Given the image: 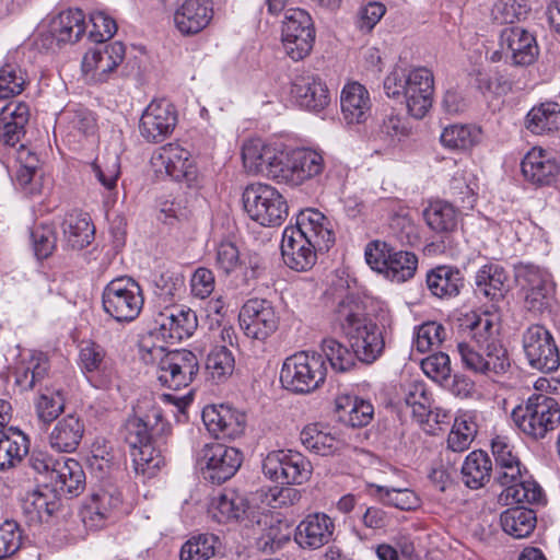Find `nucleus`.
Here are the masks:
<instances>
[{"instance_id": "f257e3e1", "label": "nucleus", "mask_w": 560, "mask_h": 560, "mask_svg": "<svg viewBox=\"0 0 560 560\" xmlns=\"http://www.w3.org/2000/svg\"><path fill=\"white\" fill-rule=\"evenodd\" d=\"M462 326L472 343L459 342L457 350L466 369L483 375H499L510 368L506 349L499 339L500 324L490 313L467 315Z\"/></svg>"}, {"instance_id": "f03ea898", "label": "nucleus", "mask_w": 560, "mask_h": 560, "mask_svg": "<svg viewBox=\"0 0 560 560\" xmlns=\"http://www.w3.org/2000/svg\"><path fill=\"white\" fill-rule=\"evenodd\" d=\"M335 324L348 339L358 360L365 364L375 362L383 353V329L365 314L361 299L354 294L345 296L336 306Z\"/></svg>"}, {"instance_id": "7ed1b4c3", "label": "nucleus", "mask_w": 560, "mask_h": 560, "mask_svg": "<svg viewBox=\"0 0 560 560\" xmlns=\"http://www.w3.org/2000/svg\"><path fill=\"white\" fill-rule=\"evenodd\" d=\"M491 448L497 463L494 479L505 487L499 500L504 501L505 504L541 502L542 491L536 481L518 480L522 477L521 464L513 453V446L498 436L492 441Z\"/></svg>"}, {"instance_id": "20e7f679", "label": "nucleus", "mask_w": 560, "mask_h": 560, "mask_svg": "<svg viewBox=\"0 0 560 560\" xmlns=\"http://www.w3.org/2000/svg\"><path fill=\"white\" fill-rule=\"evenodd\" d=\"M517 428L534 439H542L560 423L558 401L546 394H533L512 411Z\"/></svg>"}, {"instance_id": "39448f33", "label": "nucleus", "mask_w": 560, "mask_h": 560, "mask_svg": "<svg viewBox=\"0 0 560 560\" xmlns=\"http://www.w3.org/2000/svg\"><path fill=\"white\" fill-rule=\"evenodd\" d=\"M326 372L320 354L302 351L285 359L280 372V382L285 389L307 394L324 383Z\"/></svg>"}, {"instance_id": "423d86ee", "label": "nucleus", "mask_w": 560, "mask_h": 560, "mask_svg": "<svg viewBox=\"0 0 560 560\" xmlns=\"http://www.w3.org/2000/svg\"><path fill=\"white\" fill-rule=\"evenodd\" d=\"M243 205L249 218L262 226L280 225L288 215L282 195L267 184H250L243 192Z\"/></svg>"}, {"instance_id": "0eeeda50", "label": "nucleus", "mask_w": 560, "mask_h": 560, "mask_svg": "<svg viewBox=\"0 0 560 560\" xmlns=\"http://www.w3.org/2000/svg\"><path fill=\"white\" fill-rule=\"evenodd\" d=\"M104 311L117 322H131L143 306L140 285L131 278L112 280L102 295Z\"/></svg>"}, {"instance_id": "6e6552de", "label": "nucleus", "mask_w": 560, "mask_h": 560, "mask_svg": "<svg viewBox=\"0 0 560 560\" xmlns=\"http://www.w3.org/2000/svg\"><path fill=\"white\" fill-rule=\"evenodd\" d=\"M312 471L311 462L291 450L270 452L262 462L265 476L281 485H302L308 481Z\"/></svg>"}, {"instance_id": "1a4fd4ad", "label": "nucleus", "mask_w": 560, "mask_h": 560, "mask_svg": "<svg viewBox=\"0 0 560 560\" xmlns=\"http://www.w3.org/2000/svg\"><path fill=\"white\" fill-rule=\"evenodd\" d=\"M281 39L287 55L293 60L307 56L315 39L311 15L299 8L288 9L282 22Z\"/></svg>"}, {"instance_id": "9d476101", "label": "nucleus", "mask_w": 560, "mask_h": 560, "mask_svg": "<svg viewBox=\"0 0 560 560\" xmlns=\"http://www.w3.org/2000/svg\"><path fill=\"white\" fill-rule=\"evenodd\" d=\"M237 448L221 443L206 444L199 455L198 465L206 480L222 483L235 475L242 464Z\"/></svg>"}, {"instance_id": "9b49d317", "label": "nucleus", "mask_w": 560, "mask_h": 560, "mask_svg": "<svg viewBox=\"0 0 560 560\" xmlns=\"http://www.w3.org/2000/svg\"><path fill=\"white\" fill-rule=\"evenodd\" d=\"M523 349L529 365L542 373L560 366V353L552 335L540 325H532L523 334Z\"/></svg>"}, {"instance_id": "f8f14e48", "label": "nucleus", "mask_w": 560, "mask_h": 560, "mask_svg": "<svg viewBox=\"0 0 560 560\" xmlns=\"http://www.w3.org/2000/svg\"><path fill=\"white\" fill-rule=\"evenodd\" d=\"M285 151L260 140H250L242 148V160L248 174L262 175L281 183Z\"/></svg>"}, {"instance_id": "ddd939ff", "label": "nucleus", "mask_w": 560, "mask_h": 560, "mask_svg": "<svg viewBox=\"0 0 560 560\" xmlns=\"http://www.w3.org/2000/svg\"><path fill=\"white\" fill-rule=\"evenodd\" d=\"M199 371V362L189 350H175L164 354L156 369V377L162 386L177 390L187 387Z\"/></svg>"}, {"instance_id": "4468645a", "label": "nucleus", "mask_w": 560, "mask_h": 560, "mask_svg": "<svg viewBox=\"0 0 560 560\" xmlns=\"http://www.w3.org/2000/svg\"><path fill=\"white\" fill-rule=\"evenodd\" d=\"M240 325L247 337L265 340L272 335L279 325L277 315L271 302L267 300L253 299L247 301L238 315Z\"/></svg>"}, {"instance_id": "2eb2a0df", "label": "nucleus", "mask_w": 560, "mask_h": 560, "mask_svg": "<svg viewBox=\"0 0 560 560\" xmlns=\"http://www.w3.org/2000/svg\"><path fill=\"white\" fill-rule=\"evenodd\" d=\"M155 172H164L176 182L185 180L188 185L197 178V168L191 154L175 143H168L158 150L151 159Z\"/></svg>"}, {"instance_id": "dca6fc26", "label": "nucleus", "mask_w": 560, "mask_h": 560, "mask_svg": "<svg viewBox=\"0 0 560 560\" xmlns=\"http://www.w3.org/2000/svg\"><path fill=\"white\" fill-rule=\"evenodd\" d=\"M154 332L168 343H177L192 336L198 327L196 312L185 307H167L154 319Z\"/></svg>"}, {"instance_id": "f3484780", "label": "nucleus", "mask_w": 560, "mask_h": 560, "mask_svg": "<svg viewBox=\"0 0 560 560\" xmlns=\"http://www.w3.org/2000/svg\"><path fill=\"white\" fill-rule=\"evenodd\" d=\"M177 115L174 106L166 100L152 101L140 119V133L148 142H162L174 130Z\"/></svg>"}, {"instance_id": "a211bd4d", "label": "nucleus", "mask_w": 560, "mask_h": 560, "mask_svg": "<svg viewBox=\"0 0 560 560\" xmlns=\"http://www.w3.org/2000/svg\"><path fill=\"white\" fill-rule=\"evenodd\" d=\"M316 249L319 243L304 236L299 229L287 226L281 242V254L284 264L296 271H306L316 262Z\"/></svg>"}, {"instance_id": "6ab92c4d", "label": "nucleus", "mask_w": 560, "mask_h": 560, "mask_svg": "<svg viewBox=\"0 0 560 560\" xmlns=\"http://www.w3.org/2000/svg\"><path fill=\"white\" fill-rule=\"evenodd\" d=\"M404 86L408 112L416 118H422L433 102V73L427 68H416L406 75Z\"/></svg>"}, {"instance_id": "aec40b11", "label": "nucleus", "mask_w": 560, "mask_h": 560, "mask_svg": "<svg viewBox=\"0 0 560 560\" xmlns=\"http://www.w3.org/2000/svg\"><path fill=\"white\" fill-rule=\"evenodd\" d=\"M171 425L163 420L159 408L153 407L142 417L129 418L125 424V440L133 448L144 443L161 441L171 433Z\"/></svg>"}, {"instance_id": "412c9836", "label": "nucleus", "mask_w": 560, "mask_h": 560, "mask_svg": "<svg viewBox=\"0 0 560 560\" xmlns=\"http://www.w3.org/2000/svg\"><path fill=\"white\" fill-rule=\"evenodd\" d=\"M525 179L536 186L551 185L560 174V162L555 153L533 148L521 163Z\"/></svg>"}, {"instance_id": "4be33fe9", "label": "nucleus", "mask_w": 560, "mask_h": 560, "mask_svg": "<svg viewBox=\"0 0 560 560\" xmlns=\"http://www.w3.org/2000/svg\"><path fill=\"white\" fill-rule=\"evenodd\" d=\"M500 47L516 66L533 63L539 52L534 35L520 26L506 27L501 32Z\"/></svg>"}, {"instance_id": "5701e85b", "label": "nucleus", "mask_w": 560, "mask_h": 560, "mask_svg": "<svg viewBox=\"0 0 560 560\" xmlns=\"http://www.w3.org/2000/svg\"><path fill=\"white\" fill-rule=\"evenodd\" d=\"M202 421L213 434L234 439L244 432L246 416L230 406H208L202 411Z\"/></svg>"}, {"instance_id": "b1692460", "label": "nucleus", "mask_w": 560, "mask_h": 560, "mask_svg": "<svg viewBox=\"0 0 560 560\" xmlns=\"http://www.w3.org/2000/svg\"><path fill=\"white\" fill-rule=\"evenodd\" d=\"M283 178L281 183L300 185L305 179L316 176L323 171V158L312 150L285 152Z\"/></svg>"}, {"instance_id": "393cba45", "label": "nucleus", "mask_w": 560, "mask_h": 560, "mask_svg": "<svg viewBox=\"0 0 560 560\" xmlns=\"http://www.w3.org/2000/svg\"><path fill=\"white\" fill-rule=\"evenodd\" d=\"M335 523L325 513L307 515L296 527L295 541L302 548L318 549L332 540Z\"/></svg>"}, {"instance_id": "a878e982", "label": "nucleus", "mask_w": 560, "mask_h": 560, "mask_svg": "<svg viewBox=\"0 0 560 560\" xmlns=\"http://www.w3.org/2000/svg\"><path fill=\"white\" fill-rule=\"evenodd\" d=\"M517 280L525 294V307L534 313L542 312L550 292L548 276L534 266H527L518 270Z\"/></svg>"}, {"instance_id": "bb28decb", "label": "nucleus", "mask_w": 560, "mask_h": 560, "mask_svg": "<svg viewBox=\"0 0 560 560\" xmlns=\"http://www.w3.org/2000/svg\"><path fill=\"white\" fill-rule=\"evenodd\" d=\"M291 94L296 103L308 110H320L329 103L328 89L319 78L302 73L294 78Z\"/></svg>"}, {"instance_id": "cd10ccee", "label": "nucleus", "mask_w": 560, "mask_h": 560, "mask_svg": "<svg viewBox=\"0 0 560 560\" xmlns=\"http://www.w3.org/2000/svg\"><path fill=\"white\" fill-rule=\"evenodd\" d=\"M28 119L27 104L19 102L7 105L0 112V142L8 147H15L25 135Z\"/></svg>"}, {"instance_id": "c85d7f7f", "label": "nucleus", "mask_w": 560, "mask_h": 560, "mask_svg": "<svg viewBox=\"0 0 560 560\" xmlns=\"http://www.w3.org/2000/svg\"><path fill=\"white\" fill-rule=\"evenodd\" d=\"M212 9L205 0H185L174 13V23L184 35L203 30L211 20Z\"/></svg>"}, {"instance_id": "c756f323", "label": "nucleus", "mask_w": 560, "mask_h": 560, "mask_svg": "<svg viewBox=\"0 0 560 560\" xmlns=\"http://www.w3.org/2000/svg\"><path fill=\"white\" fill-rule=\"evenodd\" d=\"M84 423L75 415L58 420L48 435L50 447L58 453L74 452L83 438Z\"/></svg>"}, {"instance_id": "7c9ffc66", "label": "nucleus", "mask_w": 560, "mask_h": 560, "mask_svg": "<svg viewBox=\"0 0 560 560\" xmlns=\"http://www.w3.org/2000/svg\"><path fill=\"white\" fill-rule=\"evenodd\" d=\"M50 480L55 483L56 491L71 497L79 495L85 487L84 471L79 462L73 458L56 462L50 472Z\"/></svg>"}, {"instance_id": "2f4dec72", "label": "nucleus", "mask_w": 560, "mask_h": 560, "mask_svg": "<svg viewBox=\"0 0 560 560\" xmlns=\"http://www.w3.org/2000/svg\"><path fill=\"white\" fill-rule=\"evenodd\" d=\"M341 112L348 124L364 122L371 109L368 90L358 82L347 84L340 97Z\"/></svg>"}, {"instance_id": "473e14b6", "label": "nucleus", "mask_w": 560, "mask_h": 560, "mask_svg": "<svg viewBox=\"0 0 560 560\" xmlns=\"http://www.w3.org/2000/svg\"><path fill=\"white\" fill-rule=\"evenodd\" d=\"M304 236L319 243V250H328L335 242L334 232L328 228L326 217L317 210L307 209L298 214L296 225Z\"/></svg>"}, {"instance_id": "72a5a7b5", "label": "nucleus", "mask_w": 560, "mask_h": 560, "mask_svg": "<svg viewBox=\"0 0 560 560\" xmlns=\"http://www.w3.org/2000/svg\"><path fill=\"white\" fill-rule=\"evenodd\" d=\"M464 285L459 269L451 266H438L427 275V287L440 299L456 296Z\"/></svg>"}, {"instance_id": "f704fd0d", "label": "nucleus", "mask_w": 560, "mask_h": 560, "mask_svg": "<svg viewBox=\"0 0 560 560\" xmlns=\"http://www.w3.org/2000/svg\"><path fill=\"white\" fill-rule=\"evenodd\" d=\"M492 463L483 451H474L467 455L463 466V482L470 489L482 488L491 478Z\"/></svg>"}, {"instance_id": "c9c22d12", "label": "nucleus", "mask_w": 560, "mask_h": 560, "mask_svg": "<svg viewBox=\"0 0 560 560\" xmlns=\"http://www.w3.org/2000/svg\"><path fill=\"white\" fill-rule=\"evenodd\" d=\"M526 128L535 135H546L560 128V105L545 102L534 106L526 116Z\"/></svg>"}, {"instance_id": "e433bc0d", "label": "nucleus", "mask_w": 560, "mask_h": 560, "mask_svg": "<svg viewBox=\"0 0 560 560\" xmlns=\"http://www.w3.org/2000/svg\"><path fill=\"white\" fill-rule=\"evenodd\" d=\"M502 529L510 536L521 539L529 536L536 526V513L523 506H515L501 513Z\"/></svg>"}, {"instance_id": "4c0bfd02", "label": "nucleus", "mask_w": 560, "mask_h": 560, "mask_svg": "<svg viewBox=\"0 0 560 560\" xmlns=\"http://www.w3.org/2000/svg\"><path fill=\"white\" fill-rule=\"evenodd\" d=\"M84 32V15L81 10L61 12L51 25V33L59 44L75 43Z\"/></svg>"}, {"instance_id": "58836bf2", "label": "nucleus", "mask_w": 560, "mask_h": 560, "mask_svg": "<svg viewBox=\"0 0 560 560\" xmlns=\"http://www.w3.org/2000/svg\"><path fill=\"white\" fill-rule=\"evenodd\" d=\"M165 438L163 436L159 444L151 441L131 448L132 462L138 474L153 476L164 464L162 446L165 444Z\"/></svg>"}, {"instance_id": "ea45409f", "label": "nucleus", "mask_w": 560, "mask_h": 560, "mask_svg": "<svg viewBox=\"0 0 560 560\" xmlns=\"http://www.w3.org/2000/svg\"><path fill=\"white\" fill-rule=\"evenodd\" d=\"M508 277L499 266H483L476 275V291L491 300L504 296L508 291Z\"/></svg>"}, {"instance_id": "a19ab883", "label": "nucleus", "mask_w": 560, "mask_h": 560, "mask_svg": "<svg viewBox=\"0 0 560 560\" xmlns=\"http://www.w3.org/2000/svg\"><path fill=\"white\" fill-rule=\"evenodd\" d=\"M63 234L68 246L82 249L94 238V226L88 214H70L63 222Z\"/></svg>"}, {"instance_id": "79ce46f5", "label": "nucleus", "mask_w": 560, "mask_h": 560, "mask_svg": "<svg viewBox=\"0 0 560 560\" xmlns=\"http://www.w3.org/2000/svg\"><path fill=\"white\" fill-rule=\"evenodd\" d=\"M301 442L310 451L327 456L340 450L342 442L329 432H323L317 424H310L301 432Z\"/></svg>"}, {"instance_id": "37998d69", "label": "nucleus", "mask_w": 560, "mask_h": 560, "mask_svg": "<svg viewBox=\"0 0 560 560\" xmlns=\"http://www.w3.org/2000/svg\"><path fill=\"white\" fill-rule=\"evenodd\" d=\"M28 492L22 501V509L32 522H43L51 516L58 508L57 501L50 500L54 495L46 489Z\"/></svg>"}, {"instance_id": "c03bdc74", "label": "nucleus", "mask_w": 560, "mask_h": 560, "mask_svg": "<svg viewBox=\"0 0 560 560\" xmlns=\"http://www.w3.org/2000/svg\"><path fill=\"white\" fill-rule=\"evenodd\" d=\"M418 267L417 256L407 250L395 252L394 248L387 257L385 276L395 282H405L415 276Z\"/></svg>"}, {"instance_id": "a18cd8bd", "label": "nucleus", "mask_w": 560, "mask_h": 560, "mask_svg": "<svg viewBox=\"0 0 560 560\" xmlns=\"http://www.w3.org/2000/svg\"><path fill=\"white\" fill-rule=\"evenodd\" d=\"M423 214L427 224L438 233L453 232L458 223L455 208L445 201L432 202Z\"/></svg>"}, {"instance_id": "49530a36", "label": "nucleus", "mask_w": 560, "mask_h": 560, "mask_svg": "<svg viewBox=\"0 0 560 560\" xmlns=\"http://www.w3.org/2000/svg\"><path fill=\"white\" fill-rule=\"evenodd\" d=\"M219 545L218 536L199 534L187 540L180 549V560H208L214 556Z\"/></svg>"}, {"instance_id": "de8ad7c7", "label": "nucleus", "mask_w": 560, "mask_h": 560, "mask_svg": "<svg viewBox=\"0 0 560 560\" xmlns=\"http://www.w3.org/2000/svg\"><path fill=\"white\" fill-rule=\"evenodd\" d=\"M213 517L219 523L235 521L245 512V503L243 498L238 497L234 491H224L219 494L212 502Z\"/></svg>"}, {"instance_id": "09e8293b", "label": "nucleus", "mask_w": 560, "mask_h": 560, "mask_svg": "<svg viewBox=\"0 0 560 560\" xmlns=\"http://www.w3.org/2000/svg\"><path fill=\"white\" fill-rule=\"evenodd\" d=\"M322 350L330 362L331 368L338 372H347L351 370L358 357L353 349H348L334 338L324 339L322 342Z\"/></svg>"}, {"instance_id": "8fccbe9b", "label": "nucleus", "mask_w": 560, "mask_h": 560, "mask_svg": "<svg viewBox=\"0 0 560 560\" xmlns=\"http://www.w3.org/2000/svg\"><path fill=\"white\" fill-rule=\"evenodd\" d=\"M234 364L231 350L225 346H217L207 357L206 369L211 378L219 383L233 373Z\"/></svg>"}, {"instance_id": "3c124183", "label": "nucleus", "mask_w": 560, "mask_h": 560, "mask_svg": "<svg viewBox=\"0 0 560 560\" xmlns=\"http://www.w3.org/2000/svg\"><path fill=\"white\" fill-rule=\"evenodd\" d=\"M119 502L118 497H113L107 492L93 494L92 502L86 508L83 521L91 527H101L102 522L107 518L109 510L117 506Z\"/></svg>"}, {"instance_id": "603ef678", "label": "nucleus", "mask_w": 560, "mask_h": 560, "mask_svg": "<svg viewBox=\"0 0 560 560\" xmlns=\"http://www.w3.org/2000/svg\"><path fill=\"white\" fill-rule=\"evenodd\" d=\"M389 234L401 245L419 243L418 229L408 213H395L389 220Z\"/></svg>"}, {"instance_id": "864d4df0", "label": "nucleus", "mask_w": 560, "mask_h": 560, "mask_svg": "<svg viewBox=\"0 0 560 560\" xmlns=\"http://www.w3.org/2000/svg\"><path fill=\"white\" fill-rule=\"evenodd\" d=\"M478 131L467 125H451L445 127L441 135L444 147L456 150H465L474 145Z\"/></svg>"}, {"instance_id": "5fc2aeb1", "label": "nucleus", "mask_w": 560, "mask_h": 560, "mask_svg": "<svg viewBox=\"0 0 560 560\" xmlns=\"http://www.w3.org/2000/svg\"><path fill=\"white\" fill-rule=\"evenodd\" d=\"M529 11L527 0H499L494 3L491 15L500 23H514L526 16Z\"/></svg>"}, {"instance_id": "6e6d98bb", "label": "nucleus", "mask_w": 560, "mask_h": 560, "mask_svg": "<svg viewBox=\"0 0 560 560\" xmlns=\"http://www.w3.org/2000/svg\"><path fill=\"white\" fill-rule=\"evenodd\" d=\"M376 492L384 504L392 505L399 510L409 511L416 509L419 504L418 497L409 489L377 486Z\"/></svg>"}, {"instance_id": "4d7b16f0", "label": "nucleus", "mask_w": 560, "mask_h": 560, "mask_svg": "<svg viewBox=\"0 0 560 560\" xmlns=\"http://www.w3.org/2000/svg\"><path fill=\"white\" fill-rule=\"evenodd\" d=\"M48 369V359L43 353L33 354L23 372L18 375L16 383L32 389L46 377Z\"/></svg>"}, {"instance_id": "13d9d810", "label": "nucleus", "mask_w": 560, "mask_h": 560, "mask_svg": "<svg viewBox=\"0 0 560 560\" xmlns=\"http://www.w3.org/2000/svg\"><path fill=\"white\" fill-rule=\"evenodd\" d=\"M70 135L77 136H93L96 132V119L92 112L85 108L69 110L65 113Z\"/></svg>"}, {"instance_id": "bf43d9fd", "label": "nucleus", "mask_w": 560, "mask_h": 560, "mask_svg": "<svg viewBox=\"0 0 560 560\" xmlns=\"http://www.w3.org/2000/svg\"><path fill=\"white\" fill-rule=\"evenodd\" d=\"M65 399L59 392H46L36 401V413L43 423L56 420L63 411Z\"/></svg>"}, {"instance_id": "052dcab7", "label": "nucleus", "mask_w": 560, "mask_h": 560, "mask_svg": "<svg viewBox=\"0 0 560 560\" xmlns=\"http://www.w3.org/2000/svg\"><path fill=\"white\" fill-rule=\"evenodd\" d=\"M27 453L25 444L0 432V470L14 467Z\"/></svg>"}, {"instance_id": "680f3d73", "label": "nucleus", "mask_w": 560, "mask_h": 560, "mask_svg": "<svg viewBox=\"0 0 560 560\" xmlns=\"http://www.w3.org/2000/svg\"><path fill=\"white\" fill-rule=\"evenodd\" d=\"M25 79L20 68L7 63L0 69V98L15 96L24 90Z\"/></svg>"}, {"instance_id": "e2e57ef3", "label": "nucleus", "mask_w": 560, "mask_h": 560, "mask_svg": "<svg viewBox=\"0 0 560 560\" xmlns=\"http://www.w3.org/2000/svg\"><path fill=\"white\" fill-rule=\"evenodd\" d=\"M347 406L338 405L342 410L341 417L348 415V422L352 427L366 425L373 417V406L358 398H347Z\"/></svg>"}, {"instance_id": "0e129e2a", "label": "nucleus", "mask_w": 560, "mask_h": 560, "mask_svg": "<svg viewBox=\"0 0 560 560\" xmlns=\"http://www.w3.org/2000/svg\"><path fill=\"white\" fill-rule=\"evenodd\" d=\"M21 532L13 521L0 525V560L13 556L21 547Z\"/></svg>"}, {"instance_id": "69168bd1", "label": "nucleus", "mask_w": 560, "mask_h": 560, "mask_svg": "<svg viewBox=\"0 0 560 560\" xmlns=\"http://www.w3.org/2000/svg\"><path fill=\"white\" fill-rule=\"evenodd\" d=\"M31 237L33 241L34 252L38 259L47 258L51 255L56 247V233L50 225H39L35 228Z\"/></svg>"}, {"instance_id": "338daca9", "label": "nucleus", "mask_w": 560, "mask_h": 560, "mask_svg": "<svg viewBox=\"0 0 560 560\" xmlns=\"http://www.w3.org/2000/svg\"><path fill=\"white\" fill-rule=\"evenodd\" d=\"M421 368L429 377L440 384L451 375V361L444 352H438L423 359Z\"/></svg>"}, {"instance_id": "774afa93", "label": "nucleus", "mask_w": 560, "mask_h": 560, "mask_svg": "<svg viewBox=\"0 0 560 560\" xmlns=\"http://www.w3.org/2000/svg\"><path fill=\"white\" fill-rule=\"evenodd\" d=\"M445 338V328L435 322L423 324L419 327L416 347L420 352H425L433 346H440Z\"/></svg>"}]
</instances>
